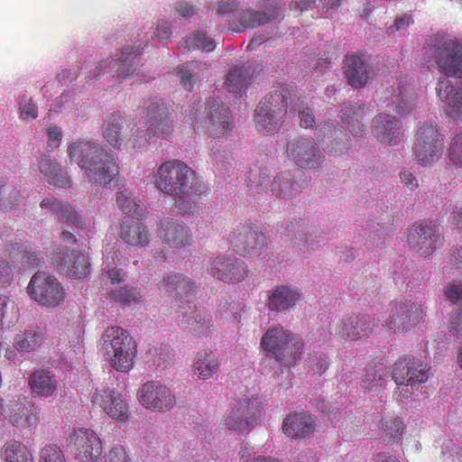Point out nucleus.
<instances>
[{"label": "nucleus", "instance_id": "f257e3e1", "mask_svg": "<svg viewBox=\"0 0 462 462\" xmlns=\"http://www.w3.org/2000/svg\"><path fill=\"white\" fill-rule=\"evenodd\" d=\"M154 185L164 194L177 197L176 208L186 214L193 213V199L205 192L201 178L180 160L162 163L154 173Z\"/></svg>", "mask_w": 462, "mask_h": 462}, {"label": "nucleus", "instance_id": "864d4df0", "mask_svg": "<svg viewBox=\"0 0 462 462\" xmlns=\"http://www.w3.org/2000/svg\"><path fill=\"white\" fill-rule=\"evenodd\" d=\"M460 132L457 133L452 139L448 151L449 161L458 168L462 169V122H458Z\"/></svg>", "mask_w": 462, "mask_h": 462}, {"label": "nucleus", "instance_id": "c756f323", "mask_svg": "<svg viewBox=\"0 0 462 462\" xmlns=\"http://www.w3.org/2000/svg\"><path fill=\"white\" fill-rule=\"evenodd\" d=\"M344 73L351 87L355 88L365 87L369 79V71L364 55H346Z\"/></svg>", "mask_w": 462, "mask_h": 462}, {"label": "nucleus", "instance_id": "5fc2aeb1", "mask_svg": "<svg viewBox=\"0 0 462 462\" xmlns=\"http://www.w3.org/2000/svg\"><path fill=\"white\" fill-rule=\"evenodd\" d=\"M5 258L0 256V286L4 287L12 280L13 269L15 265L8 257V253L4 251Z\"/></svg>", "mask_w": 462, "mask_h": 462}, {"label": "nucleus", "instance_id": "6ab92c4d", "mask_svg": "<svg viewBox=\"0 0 462 462\" xmlns=\"http://www.w3.org/2000/svg\"><path fill=\"white\" fill-rule=\"evenodd\" d=\"M138 401L146 409L154 411H170L175 403L171 390L159 382L150 381L143 383L137 392Z\"/></svg>", "mask_w": 462, "mask_h": 462}, {"label": "nucleus", "instance_id": "f3484780", "mask_svg": "<svg viewBox=\"0 0 462 462\" xmlns=\"http://www.w3.org/2000/svg\"><path fill=\"white\" fill-rule=\"evenodd\" d=\"M92 406L115 420L125 422L129 418V407L123 395L109 388L95 390L91 397Z\"/></svg>", "mask_w": 462, "mask_h": 462}, {"label": "nucleus", "instance_id": "c85d7f7f", "mask_svg": "<svg viewBox=\"0 0 462 462\" xmlns=\"http://www.w3.org/2000/svg\"><path fill=\"white\" fill-rule=\"evenodd\" d=\"M314 419L304 412L288 414L282 422L284 434L291 439H304L315 430Z\"/></svg>", "mask_w": 462, "mask_h": 462}, {"label": "nucleus", "instance_id": "c03bdc74", "mask_svg": "<svg viewBox=\"0 0 462 462\" xmlns=\"http://www.w3.org/2000/svg\"><path fill=\"white\" fill-rule=\"evenodd\" d=\"M110 298L123 307H132L140 304L143 296L135 287L127 285L112 290Z\"/></svg>", "mask_w": 462, "mask_h": 462}, {"label": "nucleus", "instance_id": "a18cd8bd", "mask_svg": "<svg viewBox=\"0 0 462 462\" xmlns=\"http://www.w3.org/2000/svg\"><path fill=\"white\" fill-rule=\"evenodd\" d=\"M404 424L400 418H385L381 421V435L387 443L398 442L402 436Z\"/></svg>", "mask_w": 462, "mask_h": 462}, {"label": "nucleus", "instance_id": "13d9d810", "mask_svg": "<svg viewBox=\"0 0 462 462\" xmlns=\"http://www.w3.org/2000/svg\"><path fill=\"white\" fill-rule=\"evenodd\" d=\"M285 235L289 238H295L298 241L308 243L306 233L304 232V225L299 221H291L285 227Z\"/></svg>", "mask_w": 462, "mask_h": 462}, {"label": "nucleus", "instance_id": "e2e57ef3", "mask_svg": "<svg viewBox=\"0 0 462 462\" xmlns=\"http://www.w3.org/2000/svg\"><path fill=\"white\" fill-rule=\"evenodd\" d=\"M425 151V159H421L422 156H420L419 154V144H414V153H415V156H416V160L418 162L419 164L422 165V166H427V165H430L436 162H438L439 160V158H435V156H432L434 155V150L435 148L431 147V146H428L423 149Z\"/></svg>", "mask_w": 462, "mask_h": 462}, {"label": "nucleus", "instance_id": "79ce46f5", "mask_svg": "<svg viewBox=\"0 0 462 462\" xmlns=\"http://www.w3.org/2000/svg\"><path fill=\"white\" fill-rule=\"evenodd\" d=\"M43 335L39 330L29 329L16 334L14 346L20 352H32L42 345Z\"/></svg>", "mask_w": 462, "mask_h": 462}, {"label": "nucleus", "instance_id": "09e8293b", "mask_svg": "<svg viewBox=\"0 0 462 462\" xmlns=\"http://www.w3.org/2000/svg\"><path fill=\"white\" fill-rule=\"evenodd\" d=\"M388 375L386 367L383 364L370 366L366 369L363 380V387L372 390L376 387H382Z\"/></svg>", "mask_w": 462, "mask_h": 462}, {"label": "nucleus", "instance_id": "8fccbe9b", "mask_svg": "<svg viewBox=\"0 0 462 462\" xmlns=\"http://www.w3.org/2000/svg\"><path fill=\"white\" fill-rule=\"evenodd\" d=\"M186 47L189 50H202L204 51H212L216 44L215 42L209 39L205 32H199L185 42Z\"/></svg>", "mask_w": 462, "mask_h": 462}, {"label": "nucleus", "instance_id": "9d476101", "mask_svg": "<svg viewBox=\"0 0 462 462\" xmlns=\"http://www.w3.org/2000/svg\"><path fill=\"white\" fill-rule=\"evenodd\" d=\"M405 236L409 248L424 257L431 255L443 242L440 227L428 220L415 222Z\"/></svg>", "mask_w": 462, "mask_h": 462}, {"label": "nucleus", "instance_id": "cd10ccee", "mask_svg": "<svg viewBox=\"0 0 462 462\" xmlns=\"http://www.w3.org/2000/svg\"><path fill=\"white\" fill-rule=\"evenodd\" d=\"M301 293L291 285H278L269 294L267 307L272 311L284 312L294 308L300 300Z\"/></svg>", "mask_w": 462, "mask_h": 462}, {"label": "nucleus", "instance_id": "49530a36", "mask_svg": "<svg viewBox=\"0 0 462 462\" xmlns=\"http://www.w3.org/2000/svg\"><path fill=\"white\" fill-rule=\"evenodd\" d=\"M116 203L125 216L139 217L142 215L143 208L140 201L127 189L117 192Z\"/></svg>", "mask_w": 462, "mask_h": 462}, {"label": "nucleus", "instance_id": "e433bc0d", "mask_svg": "<svg viewBox=\"0 0 462 462\" xmlns=\"http://www.w3.org/2000/svg\"><path fill=\"white\" fill-rule=\"evenodd\" d=\"M140 54L139 48L126 46L122 50L120 57L110 61L108 67L115 69L117 78L126 79L135 70L134 65Z\"/></svg>", "mask_w": 462, "mask_h": 462}, {"label": "nucleus", "instance_id": "ea45409f", "mask_svg": "<svg viewBox=\"0 0 462 462\" xmlns=\"http://www.w3.org/2000/svg\"><path fill=\"white\" fill-rule=\"evenodd\" d=\"M389 105L393 107L396 114L403 116L413 109L415 99L409 93L406 86L399 84L391 94Z\"/></svg>", "mask_w": 462, "mask_h": 462}, {"label": "nucleus", "instance_id": "bb28decb", "mask_svg": "<svg viewBox=\"0 0 462 462\" xmlns=\"http://www.w3.org/2000/svg\"><path fill=\"white\" fill-rule=\"evenodd\" d=\"M373 126L374 136L383 143L395 145L403 136L400 122L394 116L386 114L376 116Z\"/></svg>", "mask_w": 462, "mask_h": 462}, {"label": "nucleus", "instance_id": "6e6552de", "mask_svg": "<svg viewBox=\"0 0 462 462\" xmlns=\"http://www.w3.org/2000/svg\"><path fill=\"white\" fill-rule=\"evenodd\" d=\"M423 308L411 300H393L389 303L384 326L393 332H405L424 321Z\"/></svg>", "mask_w": 462, "mask_h": 462}, {"label": "nucleus", "instance_id": "a878e982", "mask_svg": "<svg viewBox=\"0 0 462 462\" xmlns=\"http://www.w3.org/2000/svg\"><path fill=\"white\" fill-rule=\"evenodd\" d=\"M436 93L450 117L462 123V88L458 91L448 79H439Z\"/></svg>", "mask_w": 462, "mask_h": 462}, {"label": "nucleus", "instance_id": "6e6d98bb", "mask_svg": "<svg viewBox=\"0 0 462 462\" xmlns=\"http://www.w3.org/2000/svg\"><path fill=\"white\" fill-rule=\"evenodd\" d=\"M20 116L23 120H32L38 116L37 106L30 97H23L19 102Z\"/></svg>", "mask_w": 462, "mask_h": 462}, {"label": "nucleus", "instance_id": "dca6fc26", "mask_svg": "<svg viewBox=\"0 0 462 462\" xmlns=\"http://www.w3.org/2000/svg\"><path fill=\"white\" fill-rule=\"evenodd\" d=\"M207 271L213 278L226 283L243 282L248 275L245 262L234 255L223 254L211 258Z\"/></svg>", "mask_w": 462, "mask_h": 462}, {"label": "nucleus", "instance_id": "a211bd4d", "mask_svg": "<svg viewBox=\"0 0 462 462\" xmlns=\"http://www.w3.org/2000/svg\"><path fill=\"white\" fill-rule=\"evenodd\" d=\"M439 70L447 77L462 79V42L448 39L436 50Z\"/></svg>", "mask_w": 462, "mask_h": 462}, {"label": "nucleus", "instance_id": "774afa93", "mask_svg": "<svg viewBox=\"0 0 462 462\" xmlns=\"http://www.w3.org/2000/svg\"><path fill=\"white\" fill-rule=\"evenodd\" d=\"M21 198L22 196L19 190H16L14 189L9 190L6 193V197H5V199L3 201L4 208L5 209H12L14 205L18 204V202L21 200Z\"/></svg>", "mask_w": 462, "mask_h": 462}, {"label": "nucleus", "instance_id": "473e14b6", "mask_svg": "<svg viewBox=\"0 0 462 462\" xmlns=\"http://www.w3.org/2000/svg\"><path fill=\"white\" fill-rule=\"evenodd\" d=\"M220 361L212 350H201L196 353L192 372L200 380H208L218 373Z\"/></svg>", "mask_w": 462, "mask_h": 462}, {"label": "nucleus", "instance_id": "1a4fd4ad", "mask_svg": "<svg viewBox=\"0 0 462 462\" xmlns=\"http://www.w3.org/2000/svg\"><path fill=\"white\" fill-rule=\"evenodd\" d=\"M263 413L264 407L258 398L243 399L233 404L222 425L230 431L248 432L254 428Z\"/></svg>", "mask_w": 462, "mask_h": 462}, {"label": "nucleus", "instance_id": "69168bd1", "mask_svg": "<svg viewBox=\"0 0 462 462\" xmlns=\"http://www.w3.org/2000/svg\"><path fill=\"white\" fill-rule=\"evenodd\" d=\"M193 69H189L187 67L179 68V76L180 78V83L182 87L188 90H191L193 87Z\"/></svg>", "mask_w": 462, "mask_h": 462}, {"label": "nucleus", "instance_id": "f704fd0d", "mask_svg": "<svg viewBox=\"0 0 462 462\" xmlns=\"http://www.w3.org/2000/svg\"><path fill=\"white\" fill-rule=\"evenodd\" d=\"M254 75L251 64L243 63L229 70L226 75L225 87L234 94H237L248 87Z\"/></svg>", "mask_w": 462, "mask_h": 462}, {"label": "nucleus", "instance_id": "ddd939ff", "mask_svg": "<svg viewBox=\"0 0 462 462\" xmlns=\"http://www.w3.org/2000/svg\"><path fill=\"white\" fill-rule=\"evenodd\" d=\"M234 251L243 256L257 257L266 248V236L252 224H239L229 236Z\"/></svg>", "mask_w": 462, "mask_h": 462}, {"label": "nucleus", "instance_id": "58836bf2", "mask_svg": "<svg viewBox=\"0 0 462 462\" xmlns=\"http://www.w3.org/2000/svg\"><path fill=\"white\" fill-rule=\"evenodd\" d=\"M3 462H35L29 448L19 441H8L1 448Z\"/></svg>", "mask_w": 462, "mask_h": 462}, {"label": "nucleus", "instance_id": "39448f33", "mask_svg": "<svg viewBox=\"0 0 462 462\" xmlns=\"http://www.w3.org/2000/svg\"><path fill=\"white\" fill-rule=\"evenodd\" d=\"M101 347L108 365L119 373H128L135 363L137 343L130 333L116 326L106 328L102 333Z\"/></svg>", "mask_w": 462, "mask_h": 462}, {"label": "nucleus", "instance_id": "c9c22d12", "mask_svg": "<svg viewBox=\"0 0 462 462\" xmlns=\"http://www.w3.org/2000/svg\"><path fill=\"white\" fill-rule=\"evenodd\" d=\"M125 124V119L118 113L109 115L103 123V136L116 149L121 147Z\"/></svg>", "mask_w": 462, "mask_h": 462}, {"label": "nucleus", "instance_id": "bf43d9fd", "mask_svg": "<svg viewBox=\"0 0 462 462\" xmlns=\"http://www.w3.org/2000/svg\"><path fill=\"white\" fill-rule=\"evenodd\" d=\"M104 462H131V458L123 446H116L104 456Z\"/></svg>", "mask_w": 462, "mask_h": 462}, {"label": "nucleus", "instance_id": "de8ad7c7", "mask_svg": "<svg viewBox=\"0 0 462 462\" xmlns=\"http://www.w3.org/2000/svg\"><path fill=\"white\" fill-rule=\"evenodd\" d=\"M238 21L240 27L233 28V31L241 32L245 29H252L263 25L270 21V16L264 12L247 9L240 15Z\"/></svg>", "mask_w": 462, "mask_h": 462}, {"label": "nucleus", "instance_id": "4c0bfd02", "mask_svg": "<svg viewBox=\"0 0 462 462\" xmlns=\"http://www.w3.org/2000/svg\"><path fill=\"white\" fill-rule=\"evenodd\" d=\"M29 384L32 392L41 397L51 396L57 389V381L45 370L35 371L30 376Z\"/></svg>", "mask_w": 462, "mask_h": 462}, {"label": "nucleus", "instance_id": "423d86ee", "mask_svg": "<svg viewBox=\"0 0 462 462\" xmlns=\"http://www.w3.org/2000/svg\"><path fill=\"white\" fill-rule=\"evenodd\" d=\"M265 356L283 366H293L300 359L305 343L302 337L282 326L269 328L261 338Z\"/></svg>", "mask_w": 462, "mask_h": 462}, {"label": "nucleus", "instance_id": "b1692460", "mask_svg": "<svg viewBox=\"0 0 462 462\" xmlns=\"http://www.w3.org/2000/svg\"><path fill=\"white\" fill-rule=\"evenodd\" d=\"M119 236L125 244L134 247L147 246L151 240L147 226L138 217L133 216L124 217Z\"/></svg>", "mask_w": 462, "mask_h": 462}, {"label": "nucleus", "instance_id": "a19ab883", "mask_svg": "<svg viewBox=\"0 0 462 462\" xmlns=\"http://www.w3.org/2000/svg\"><path fill=\"white\" fill-rule=\"evenodd\" d=\"M5 252L8 253V257L15 266L21 263L23 265L35 267L39 263L37 255L33 252L29 251L22 244L6 245Z\"/></svg>", "mask_w": 462, "mask_h": 462}, {"label": "nucleus", "instance_id": "412c9836", "mask_svg": "<svg viewBox=\"0 0 462 462\" xmlns=\"http://www.w3.org/2000/svg\"><path fill=\"white\" fill-rule=\"evenodd\" d=\"M287 157L297 166L304 169L318 168L324 160V155L317 144L306 138L288 142Z\"/></svg>", "mask_w": 462, "mask_h": 462}, {"label": "nucleus", "instance_id": "338daca9", "mask_svg": "<svg viewBox=\"0 0 462 462\" xmlns=\"http://www.w3.org/2000/svg\"><path fill=\"white\" fill-rule=\"evenodd\" d=\"M449 331L454 336L462 337V310H457L452 315Z\"/></svg>", "mask_w": 462, "mask_h": 462}, {"label": "nucleus", "instance_id": "37998d69", "mask_svg": "<svg viewBox=\"0 0 462 462\" xmlns=\"http://www.w3.org/2000/svg\"><path fill=\"white\" fill-rule=\"evenodd\" d=\"M364 108L359 105H351L342 110V123L348 128L354 136L362 135L364 132L360 120L364 116Z\"/></svg>", "mask_w": 462, "mask_h": 462}, {"label": "nucleus", "instance_id": "5701e85b", "mask_svg": "<svg viewBox=\"0 0 462 462\" xmlns=\"http://www.w3.org/2000/svg\"><path fill=\"white\" fill-rule=\"evenodd\" d=\"M374 326V319L369 316H350L338 321L335 331L343 338L356 340L368 337Z\"/></svg>", "mask_w": 462, "mask_h": 462}, {"label": "nucleus", "instance_id": "4d7b16f0", "mask_svg": "<svg viewBox=\"0 0 462 462\" xmlns=\"http://www.w3.org/2000/svg\"><path fill=\"white\" fill-rule=\"evenodd\" d=\"M320 130H323L324 135H335V144L337 146H333L334 153L336 155L342 154L345 150L347 149L346 143L341 140V142H337V137L341 134V132L337 129L333 125L325 124Z\"/></svg>", "mask_w": 462, "mask_h": 462}, {"label": "nucleus", "instance_id": "2f4dec72", "mask_svg": "<svg viewBox=\"0 0 462 462\" xmlns=\"http://www.w3.org/2000/svg\"><path fill=\"white\" fill-rule=\"evenodd\" d=\"M41 207L50 208L62 223L71 224L79 228H86L88 226L87 221L67 202L45 199L41 202Z\"/></svg>", "mask_w": 462, "mask_h": 462}, {"label": "nucleus", "instance_id": "f8f14e48", "mask_svg": "<svg viewBox=\"0 0 462 462\" xmlns=\"http://www.w3.org/2000/svg\"><path fill=\"white\" fill-rule=\"evenodd\" d=\"M27 291L31 298L46 308H56L65 301V290L61 283L45 273H36Z\"/></svg>", "mask_w": 462, "mask_h": 462}, {"label": "nucleus", "instance_id": "052dcab7", "mask_svg": "<svg viewBox=\"0 0 462 462\" xmlns=\"http://www.w3.org/2000/svg\"><path fill=\"white\" fill-rule=\"evenodd\" d=\"M152 138V137H149L147 134V129L145 132L136 129L135 132L133 133L130 140L134 149H142L151 143Z\"/></svg>", "mask_w": 462, "mask_h": 462}, {"label": "nucleus", "instance_id": "72a5a7b5", "mask_svg": "<svg viewBox=\"0 0 462 462\" xmlns=\"http://www.w3.org/2000/svg\"><path fill=\"white\" fill-rule=\"evenodd\" d=\"M38 167L49 184L64 189L70 187L71 181L67 171H63L55 160L42 155L40 157Z\"/></svg>", "mask_w": 462, "mask_h": 462}, {"label": "nucleus", "instance_id": "2eb2a0df", "mask_svg": "<svg viewBox=\"0 0 462 462\" xmlns=\"http://www.w3.org/2000/svg\"><path fill=\"white\" fill-rule=\"evenodd\" d=\"M429 375V365L412 356L400 357L392 370V378L397 385L414 386L423 383L428 381Z\"/></svg>", "mask_w": 462, "mask_h": 462}, {"label": "nucleus", "instance_id": "7c9ffc66", "mask_svg": "<svg viewBox=\"0 0 462 462\" xmlns=\"http://www.w3.org/2000/svg\"><path fill=\"white\" fill-rule=\"evenodd\" d=\"M414 144H419V154L425 159V149L428 146L435 148V158H440L444 152V138L439 133L436 125H423L419 128L416 134V141Z\"/></svg>", "mask_w": 462, "mask_h": 462}, {"label": "nucleus", "instance_id": "20e7f679", "mask_svg": "<svg viewBox=\"0 0 462 462\" xmlns=\"http://www.w3.org/2000/svg\"><path fill=\"white\" fill-rule=\"evenodd\" d=\"M68 155L85 171L93 183L106 184L119 173L114 157L102 146L88 141L75 142L69 145Z\"/></svg>", "mask_w": 462, "mask_h": 462}, {"label": "nucleus", "instance_id": "0eeeda50", "mask_svg": "<svg viewBox=\"0 0 462 462\" xmlns=\"http://www.w3.org/2000/svg\"><path fill=\"white\" fill-rule=\"evenodd\" d=\"M194 130L212 138H221L234 128V121L227 108L215 99L198 104L194 108Z\"/></svg>", "mask_w": 462, "mask_h": 462}, {"label": "nucleus", "instance_id": "603ef678", "mask_svg": "<svg viewBox=\"0 0 462 462\" xmlns=\"http://www.w3.org/2000/svg\"><path fill=\"white\" fill-rule=\"evenodd\" d=\"M39 462H68L63 450L56 444L44 446L40 452Z\"/></svg>", "mask_w": 462, "mask_h": 462}, {"label": "nucleus", "instance_id": "9b49d317", "mask_svg": "<svg viewBox=\"0 0 462 462\" xmlns=\"http://www.w3.org/2000/svg\"><path fill=\"white\" fill-rule=\"evenodd\" d=\"M67 447L75 459L80 462H96L103 453V442L93 430L75 428L67 438Z\"/></svg>", "mask_w": 462, "mask_h": 462}, {"label": "nucleus", "instance_id": "680f3d73", "mask_svg": "<svg viewBox=\"0 0 462 462\" xmlns=\"http://www.w3.org/2000/svg\"><path fill=\"white\" fill-rule=\"evenodd\" d=\"M445 296L448 300L454 303L462 302V282L449 283L445 290Z\"/></svg>", "mask_w": 462, "mask_h": 462}, {"label": "nucleus", "instance_id": "393cba45", "mask_svg": "<svg viewBox=\"0 0 462 462\" xmlns=\"http://www.w3.org/2000/svg\"><path fill=\"white\" fill-rule=\"evenodd\" d=\"M157 234L165 244L175 248L185 247L191 241L189 228L182 222L172 218L161 220Z\"/></svg>", "mask_w": 462, "mask_h": 462}, {"label": "nucleus", "instance_id": "7ed1b4c3", "mask_svg": "<svg viewBox=\"0 0 462 462\" xmlns=\"http://www.w3.org/2000/svg\"><path fill=\"white\" fill-rule=\"evenodd\" d=\"M289 106L290 115L297 112L302 127L314 126L315 117L305 102L300 98L291 97L289 90L283 88L280 91H273L265 96L257 106L254 117L257 129L268 134L278 132L285 122V119L282 118L286 116V108Z\"/></svg>", "mask_w": 462, "mask_h": 462}, {"label": "nucleus", "instance_id": "4468645a", "mask_svg": "<svg viewBox=\"0 0 462 462\" xmlns=\"http://www.w3.org/2000/svg\"><path fill=\"white\" fill-rule=\"evenodd\" d=\"M142 117L147 125L149 137L164 139L171 134V113L161 98L155 97L147 100L142 109Z\"/></svg>", "mask_w": 462, "mask_h": 462}, {"label": "nucleus", "instance_id": "0e129e2a", "mask_svg": "<svg viewBox=\"0 0 462 462\" xmlns=\"http://www.w3.org/2000/svg\"><path fill=\"white\" fill-rule=\"evenodd\" d=\"M47 136H48V146L51 149H56L60 146L61 141V132L58 129L57 126H50L47 128Z\"/></svg>", "mask_w": 462, "mask_h": 462}, {"label": "nucleus", "instance_id": "f03ea898", "mask_svg": "<svg viewBox=\"0 0 462 462\" xmlns=\"http://www.w3.org/2000/svg\"><path fill=\"white\" fill-rule=\"evenodd\" d=\"M162 294L175 293V320L182 328H188L194 336L207 337L213 327L211 320L196 310L192 302L197 295L196 283L182 273L164 277L158 284Z\"/></svg>", "mask_w": 462, "mask_h": 462}, {"label": "nucleus", "instance_id": "3c124183", "mask_svg": "<svg viewBox=\"0 0 462 462\" xmlns=\"http://www.w3.org/2000/svg\"><path fill=\"white\" fill-rule=\"evenodd\" d=\"M294 183L283 174L276 176L272 182V192L277 197L290 198Z\"/></svg>", "mask_w": 462, "mask_h": 462}, {"label": "nucleus", "instance_id": "aec40b11", "mask_svg": "<svg viewBox=\"0 0 462 462\" xmlns=\"http://www.w3.org/2000/svg\"><path fill=\"white\" fill-rule=\"evenodd\" d=\"M51 263L58 272L73 279L86 277L90 273L88 257L79 250H60L52 256Z\"/></svg>", "mask_w": 462, "mask_h": 462}, {"label": "nucleus", "instance_id": "4be33fe9", "mask_svg": "<svg viewBox=\"0 0 462 462\" xmlns=\"http://www.w3.org/2000/svg\"><path fill=\"white\" fill-rule=\"evenodd\" d=\"M2 414L13 426L17 428H30L39 421L37 407L29 402H9L2 408Z\"/></svg>", "mask_w": 462, "mask_h": 462}]
</instances>
